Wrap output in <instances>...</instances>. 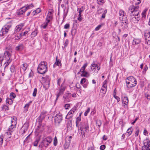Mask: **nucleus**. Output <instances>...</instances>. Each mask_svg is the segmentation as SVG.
Masks as SVG:
<instances>
[{
  "label": "nucleus",
  "instance_id": "1",
  "mask_svg": "<svg viewBox=\"0 0 150 150\" xmlns=\"http://www.w3.org/2000/svg\"><path fill=\"white\" fill-rule=\"evenodd\" d=\"M139 8V6H135L133 5L131 6L129 8V13L132 14L130 16V20L134 23H135L134 19H136L135 21L137 22L140 20Z\"/></svg>",
  "mask_w": 150,
  "mask_h": 150
},
{
  "label": "nucleus",
  "instance_id": "2",
  "mask_svg": "<svg viewBox=\"0 0 150 150\" xmlns=\"http://www.w3.org/2000/svg\"><path fill=\"white\" fill-rule=\"evenodd\" d=\"M80 127L78 129L79 134H81L83 138L85 136V133H88V132L89 126L87 122H82L80 123Z\"/></svg>",
  "mask_w": 150,
  "mask_h": 150
},
{
  "label": "nucleus",
  "instance_id": "3",
  "mask_svg": "<svg viewBox=\"0 0 150 150\" xmlns=\"http://www.w3.org/2000/svg\"><path fill=\"white\" fill-rule=\"evenodd\" d=\"M47 63L46 62H41L37 68L38 73L44 74L47 71Z\"/></svg>",
  "mask_w": 150,
  "mask_h": 150
},
{
  "label": "nucleus",
  "instance_id": "4",
  "mask_svg": "<svg viewBox=\"0 0 150 150\" xmlns=\"http://www.w3.org/2000/svg\"><path fill=\"white\" fill-rule=\"evenodd\" d=\"M127 80L129 81L127 82L126 81L127 87V88H130L135 86L137 84L136 79L133 76H130L127 77Z\"/></svg>",
  "mask_w": 150,
  "mask_h": 150
},
{
  "label": "nucleus",
  "instance_id": "5",
  "mask_svg": "<svg viewBox=\"0 0 150 150\" xmlns=\"http://www.w3.org/2000/svg\"><path fill=\"white\" fill-rule=\"evenodd\" d=\"M52 140V138L50 137H48L45 138L40 143L39 147H40L41 146L42 147L44 146L45 147H47L49 144L51 143Z\"/></svg>",
  "mask_w": 150,
  "mask_h": 150
},
{
  "label": "nucleus",
  "instance_id": "6",
  "mask_svg": "<svg viewBox=\"0 0 150 150\" xmlns=\"http://www.w3.org/2000/svg\"><path fill=\"white\" fill-rule=\"evenodd\" d=\"M33 5L31 4L30 5L26 6L25 7H23L19 9L17 12V14L19 15L23 14L28 9L30 8V7H33Z\"/></svg>",
  "mask_w": 150,
  "mask_h": 150
},
{
  "label": "nucleus",
  "instance_id": "7",
  "mask_svg": "<svg viewBox=\"0 0 150 150\" xmlns=\"http://www.w3.org/2000/svg\"><path fill=\"white\" fill-rule=\"evenodd\" d=\"M62 117L61 114L59 113L55 116L54 123L56 126H59L62 120Z\"/></svg>",
  "mask_w": 150,
  "mask_h": 150
},
{
  "label": "nucleus",
  "instance_id": "8",
  "mask_svg": "<svg viewBox=\"0 0 150 150\" xmlns=\"http://www.w3.org/2000/svg\"><path fill=\"white\" fill-rule=\"evenodd\" d=\"M10 25H6L2 28L1 30L0 35L1 36H4L8 33L9 28H11Z\"/></svg>",
  "mask_w": 150,
  "mask_h": 150
},
{
  "label": "nucleus",
  "instance_id": "9",
  "mask_svg": "<svg viewBox=\"0 0 150 150\" xmlns=\"http://www.w3.org/2000/svg\"><path fill=\"white\" fill-rule=\"evenodd\" d=\"M144 36L145 43L148 45H150V32L146 31L144 33Z\"/></svg>",
  "mask_w": 150,
  "mask_h": 150
},
{
  "label": "nucleus",
  "instance_id": "10",
  "mask_svg": "<svg viewBox=\"0 0 150 150\" xmlns=\"http://www.w3.org/2000/svg\"><path fill=\"white\" fill-rule=\"evenodd\" d=\"M63 84H61L60 87L59 88V91L57 95V98L55 101L57 100L59 96H62L65 90L66 87L63 86Z\"/></svg>",
  "mask_w": 150,
  "mask_h": 150
},
{
  "label": "nucleus",
  "instance_id": "11",
  "mask_svg": "<svg viewBox=\"0 0 150 150\" xmlns=\"http://www.w3.org/2000/svg\"><path fill=\"white\" fill-rule=\"evenodd\" d=\"M120 16L119 19L120 21H125L127 20V17L126 15H125V11L122 10H120L119 12Z\"/></svg>",
  "mask_w": 150,
  "mask_h": 150
},
{
  "label": "nucleus",
  "instance_id": "12",
  "mask_svg": "<svg viewBox=\"0 0 150 150\" xmlns=\"http://www.w3.org/2000/svg\"><path fill=\"white\" fill-rule=\"evenodd\" d=\"M144 145L142 146V150H150V141H146V142H144Z\"/></svg>",
  "mask_w": 150,
  "mask_h": 150
},
{
  "label": "nucleus",
  "instance_id": "13",
  "mask_svg": "<svg viewBox=\"0 0 150 150\" xmlns=\"http://www.w3.org/2000/svg\"><path fill=\"white\" fill-rule=\"evenodd\" d=\"M47 112L46 111H43L41 113L40 115L38 117L39 122H42V120L45 118Z\"/></svg>",
  "mask_w": 150,
  "mask_h": 150
},
{
  "label": "nucleus",
  "instance_id": "14",
  "mask_svg": "<svg viewBox=\"0 0 150 150\" xmlns=\"http://www.w3.org/2000/svg\"><path fill=\"white\" fill-rule=\"evenodd\" d=\"M75 110L76 109L75 108L71 109L66 115V118L68 119L71 118L73 116V114Z\"/></svg>",
  "mask_w": 150,
  "mask_h": 150
},
{
  "label": "nucleus",
  "instance_id": "15",
  "mask_svg": "<svg viewBox=\"0 0 150 150\" xmlns=\"http://www.w3.org/2000/svg\"><path fill=\"white\" fill-rule=\"evenodd\" d=\"M122 21V22L121 23L120 26L123 28H126L128 26V24L127 18L126 20Z\"/></svg>",
  "mask_w": 150,
  "mask_h": 150
},
{
  "label": "nucleus",
  "instance_id": "16",
  "mask_svg": "<svg viewBox=\"0 0 150 150\" xmlns=\"http://www.w3.org/2000/svg\"><path fill=\"white\" fill-rule=\"evenodd\" d=\"M3 56L4 59L6 60H11L10 59L11 55L9 52L8 51L5 52L4 53Z\"/></svg>",
  "mask_w": 150,
  "mask_h": 150
},
{
  "label": "nucleus",
  "instance_id": "17",
  "mask_svg": "<svg viewBox=\"0 0 150 150\" xmlns=\"http://www.w3.org/2000/svg\"><path fill=\"white\" fill-rule=\"evenodd\" d=\"M52 13L51 12L49 11L47 15L46 19L47 23H49L50 21L52 19Z\"/></svg>",
  "mask_w": 150,
  "mask_h": 150
},
{
  "label": "nucleus",
  "instance_id": "18",
  "mask_svg": "<svg viewBox=\"0 0 150 150\" xmlns=\"http://www.w3.org/2000/svg\"><path fill=\"white\" fill-rule=\"evenodd\" d=\"M71 96V94L69 93H67L65 94L63 97L65 101H69V98H70Z\"/></svg>",
  "mask_w": 150,
  "mask_h": 150
},
{
  "label": "nucleus",
  "instance_id": "19",
  "mask_svg": "<svg viewBox=\"0 0 150 150\" xmlns=\"http://www.w3.org/2000/svg\"><path fill=\"white\" fill-rule=\"evenodd\" d=\"M91 68L92 70L94 69H97L98 71H99L100 69V67L98 66L97 64H95L94 62L91 64Z\"/></svg>",
  "mask_w": 150,
  "mask_h": 150
},
{
  "label": "nucleus",
  "instance_id": "20",
  "mask_svg": "<svg viewBox=\"0 0 150 150\" xmlns=\"http://www.w3.org/2000/svg\"><path fill=\"white\" fill-rule=\"evenodd\" d=\"M24 47L23 45L22 44H20L16 47L15 50L17 51H21L23 49Z\"/></svg>",
  "mask_w": 150,
  "mask_h": 150
},
{
  "label": "nucleus",
  "instance_id": "21",
  "mask_svg": "<svg viewBox=\"0 0 150 150\" xmlns=\"http://www.w3.org/2000/svg\"><path fill=\"white\" fill-rule=\"evenodd\" d=\"M55 65H57L59 67H61L62 66L60 60L57 59V57L56 58V62L53 65V67L54 68L55 67Z\"/></svg>",
  "mask_w": 150,
  "mask_h": 150
},
{
  "label": "nucleus",
  "instance_id": "22",
  "mask_svg": "<svg viewBox=\"0 0 150 150\" xmlns=\"http://www.w3.org/2000/svg\"><path fill=\"white\" fill-rule=\"evenodd\" d=\"M141 42V40L139 39H134L132 42V44L135 45Z\"/></svg>",
  "mask_w": 150,
  "mask_h": 150
},
{
  "label": "nucleus",
  "instance_id": "23",
  "mask_svg": "<svg viewBox=\"0 0 150 150\" xmlns=\"http://www.w3.org/2000/svg\"><path fill=\"white\" fill-rule=\"evenodd\" d=\"M122 103L125 105H127L128 103V99L127 97H124L122 99Z\"/></svg>",
  "mask_w": 150,
  "mask_h": 150
},
{
  "label": "nucleus",
  "instance_id": "24",
  "mask_svg": "<svg viewBox=\"0 0 150 150\" xmlns=\"http://www.w3.org/2000/svg\"><path fill=\"white\" fill-rule=\"evenodd\" d=\"M28 126L29 125L28 123L26 122L25 123L21 128L22 130H23V129L24 130L27 131L28 129Z\"/></svg>",
  "mask_w": 150,
  "mask_h": 150
},
{
  "label": "nucleus",
  "instance_id": "25",
  "mask_svg": "<svg viewBox=\"0 0 150 150\" xmlns=\"http://www.w3.org/2000/svg\"><path fill=\"white\" fill-rule=\"evenodd\" d=\"M20 25H17L15 28V30L14 32V33L15 34L17 33L18 32H19L21 30L22 27H20Z\"/></svg>",
  "mask_w": 150,
  "mask_h": 150
},
{
  "label": "nucleus",
  "instance_id": "26",
  "mask_svg": "<svg viewBox=\"0 0 150 150\" xmlns=\"http://www.w3.org/2000/svg\"><path fill=\"white\" fill-rule=\"evenodd\" d=\"M69 142H66V143L64 144V149H68L70 143V140H69Z\"/></svg>",
  "mask_w": 150,
  "mask_h": 150
},
{
  "label": "nucleus",
  "instance_id": "27",
  "mask_svg": "<svg viewBox=\"0 0 150 150\" xmlns=\"http://www.w3.org/2000/svg\"><path fill=\"white\" fill-rule=\"evenodd\" d=\"M27 67V64L25 63L23 64L21 66V68L24 71H25L26 70Z\"/></svg>",
  "mask_w": 150,
  "mask_h": 150
},
{
  "label": "nucleus",
  "instance_id": "28",
  "mask_svg": "<svg viewBox=\"0 0 150 150\" xmlns=\"http://www.w3.org/2000/svg\"><path fill=\"white\" fill-rule=\"evenodd\" d=\"M81 76L87 77L89 76V74L87 72L85 71L84 72L82 73Z\"/></svg>",
  "mask_w": 150,
  "mask_h": 150
},
{
  "label": "nucleus",
  "instance_id": "29",
  "mask_svg": "<svg viewBox=\"0 0 150 150\" xmlns=\"http://www.w3.org/2000/svg\"><path fill=\"white\" fill-rule=\"evenodd\" d=\"M6 102L7 103H8V104L11 105L13 103V100L12 99L10 98H7L6 99Z\"/></svg>",
  "mask_w": 150,
  "mask_h": 150
},
{
  "label": "nucleus",
  "instance_id": "30",
  "mask_svg": "<svg viewBox=\"0 0 150 150\" xmlns=\"http://www.w3.org/2000/svg\"><path fill=\"white\" fill-rule=\"evenodd\" d=\"M40 140V138L37 139L33 143V146H37L38 144V143L39 142Z\"/></svg>",
  "mask_w": 150,
  "mask_h": 150
},
{
  "label": "nucleus",
  "instance_id": "31",
  "mask_svg": "<svg viewBox=\"0 0 150 150\" xmlns=\"http://www.w3.org/2000/svg\"><path fill=\"white\" fill-rule=\"evenodd\" d=\"M96 123L97 125L99 128L101 125L102 122L100 120H97L96 121Z\"/></svg>",
  "mask_w": 150,
  "mask_h": 150
},
{
  "label": "nucleus",
  "instance_id": "32",
  "mask_svg": "<svg viewBox=\"0 0 150 150\" xmlns=\"http://www.w3.org/2000/svg\"><path fill=\"white\" fill-rule=\"evenodd\" d=\"M32 102L31 101H30L27 104L25 105V106L24 107V108L25 109V112L28 111V109L29 107V106L30 105V104Z\"/></svg>",
  "mask_w": 150,
  "mask_h": 150
},
{
  "label": "nucleus",
  "instance_id": "33",
  "mask_svg": "<svg viewBox=\"0 0 150 150\" xmlns=\"http://www.w3.org/2000/svg\"><path fill=\"white\" fill-rule=\"evenodd\" d=\"M12 60H6V62L4 63V65H5V69L6 68V67H7L9 64L11 62Z\"/></svg>",
  "mask_w": 150,
  "mask_h": 150
},
{
  "label": "nucleus",
  "instance_id": "34",
  "mask_svg": "<svg viewBox=\"0 0 150 150\" xmlns=\"http://www.w3.org/2000/svg\"><path fill=\"white\" fill-rule=\"evenodd\" d=\"M11 132L10 131H9L8 132H7L5 133V136H6L8 138H11Z\"/></svg>",
  "mask_w": 150,
  "mask_h": 150
},
{
  "label": "nucleus",
  "instance_id": "35",
  "mask_svg": "<svg viewBox=\"0 0 150 150\" xmlns=\"http://www.w3.org/2000/svg\"><path fill=\"white\" fill-rule=\"evenodd\" d=\"M16 127L12 125H11L9 127L8 130L9 131H10L11 132H12L14 130L13 129L15 128Z\"/></svg>",
  "mask_w": 150,
  "mask_h": 150
},
{
  "label": "nucleus",
  "instance_id": "36",
  "mask_svg": "<svg viewBox=\"0 0 150 150\" xmlns=\"http://www.w3.org/2000/svg\"><path fill=\"white\" fill-rule=\"evenodd\" d=\"M10 99H13L16 97V95L14 93L11 92L10 94Z\"/></svg>",
  "mask_w": 150,
  "mask_h": 150
},
{
  "label": "nucleus",
  "instance_id": "37",
  "mask_svg": "<svg viewBox=\"0 0 150 150\" xmlns=\"http://www.w3.org/2000/svg\"><path fill=\"white\" fill-rule=\"evenodd\" d=\"M107 91V88H102L101 89L100 92L103 93L104 95L105 94Z\"/></svg>",
  "mask_w": 150,
  "mask_h": 150
},
{
  "label": "nucleus",
  "instance_id": "38",
  "mask_svg": "<svg viewBox=\"0 0 150 150\" xmlns=\"http://www.w3.org/2000/svg\"><path fill=\"white\" fill-rule=\"evenodd\" d=\"M2 109L4 111H6V110H8V105H3L2 107Z\"/></svg>",
  "mask_w": 150,
  "mask_h": 150
},
{
  "label": "nucleus",
  "instance_id": "39",
  "mask_svg": "<svg viewBox=\"0 0 150 150\" xmlns=\"http://www.w3.org/2000/svg\"><path fill=\"white\" fill-rule=\"evenodd\" d=\"M132 128L130 127L129 129H128L127 131V133H128L129 134V136L130 135H131L132 132Z\"/></svg>",
  "mask_w": 150,
  "mask_h": 150
},
{
  "label": "nucleus",
  "instance_id": "40",
  "mask_svg": "<svg viewBox=\"0 0 150 150\" xmlns=\"http://www.w3.org/2000/svg\"><path fill=\"white\" fill-rule=\"evenodd\" d=\"M5 59L3 55L0 54V63L1 64L3 61Z\"/></svg>",
  "mask_w": 150,
  "mask_h": 150
},
{
  "label": "nucleus",
  "instance_id": "41",
  "mask_svg": "<svg viewBox=\"0 0 150 150\" xmlns=\"http://www.w3.org/2000/svg\"><path fill=\"white\" fill-rule=\"evenodd\" d=\"M3 136L1 135L0 137V146L2 145L3 142Z\"/></svg>",
  "mask_w": 150,
  "mask_h": 150
},
{
  "label": "nucleus",
  "instance_id": "42",
  "mask_svg": "<svg viewBox=\"0 0 150 150\" xmlns=\"http://www.w3.org/2000/svg\"><path fill=\"white\" fill-rule=\"evenodd\" d=\"M11 125L13 126H14L16 127V124H17V121H13L11 120Z\"/></svg>",
  "mask_w": 150,
  "mask_h": 150
},
{
  "label": "nucleus",
  "instance_id": "43",
  "mask_svg": "<svg viewBox=\"0 0 150 150\" xmlns=\"http://www.w3.org/2000/svg\"><path fill=\"white\" fill-rule=\"evenodd\" d=\"M148 67L146 65L144 66L143 71V72L144 73L146 72V71L147 70Z\"/></svg>",
  "mask_w": 150,
  "mask_h": 150
},
{
  "label": "nucleus",
  "instance_id": "44",
  "mask_svg": "<svg viewBox=\"0 0 150 150\" xmlns=\"http://www.w3.org/2000/svg\"><path fill=\"white\" fill-rule=\"evenodd\" d=\"M22 36L21 34L19 33V35H17V36H15V39L16 40H19L20 39V37Z\"/></svg>",
  "mask_w": 150,
  "mask_h": 150
},
{
  "label": "nucleus",
  "instance_id": "45",
  "mask_svg": "<svg viewBox=\"0 0 150 150\" xmlns=\"http://www.w3.org/2000/svg\"><path fill=\"white\" fill-rule=\"evenodd\" d=\"M37 89L36 88H35L34 89L33 93V96H34L35 97L36 96V93H37Z\"/></svg>",
  "mask_w": 150,
  "mask_h": 150
},
{
  "label": "nucleus",
  "instance_id": "46",
  "mask_svg": "<svg viewBox=\"0 0 150 150\" xmlns=\"http://www.w3.org/2000/svg\"><path fill=\"white\" fill-rule=\"evenodd\" d=\"M136 131L135 133V135L136 137H137L139 133V129L137 127L136 128Z\"/></svg>",
  "mask_w": 150,
  "mask_h": 150
},
{
  "label": "nucleus",
  "instance_id": "47",
  "mask_svg": "<svg viewBox=\"0 0 150 150\" xmlns=\"http://www.w3.org/2000/svg\"><path fill=\"white\" fill-rule=\"evenodd\" d=\"M90 110V108H88L87 110L84 113V115L86 116L89 113Z\"/></svg>",
  "mask_w": 150,
  "mask_h": 150
},
{
  "label": "nucleus",
  "instance_id": "48",
  "mask_svg": "<svg viewBox=\"0 0 150 150\" xmlns=\"http://www.w3.org/2000/svg\"><path fill=\"white\" fill-rule=\"evenodd\" d=\"M70 27L69 24V23L66 24L64 26V28L65 29H67L69 28Z\"/></svg>",
  "mask_w": 150,
  "mask_h": 150
},
{
  "label": "nucleus",
  "instance_id": "49",
  "mask_svg": "<svg viewBox=\"0 0 150 150\" xmlns=\"http://www.w3.org/2000/svg\"><path fill=\"white\" fill-rule=\"evenodd\" d=\"M114 97L117 100V102H118L120 101V98H119L118 96H116L115 95H114Z\"/></svg>",
  "mask_w": 150,
  "mask_h": 150
},
{
  "label": "nucleus",
  "instance_id": "50",
  "mask_svg": "<svg viewBox=\"0 0 150 150\" xmlns=\"http://www.w3.org/2000/svg\"><path fill=\"white\" fill-rule=\"evenodd\" d=\"M102 27V25H98V26H97L95 29V30L96 31H98L99 30L100 28Z\"/></svg>",
  "mask_w": 150,
  "mask_h": 150
},
{
  "label": "nucleus",
  "instance_id": "51",
  "mask_svg": "<svg viewBox=\"0 0 150 150\" xmlns=\"http://www.w3.org/2000/svg\"><path fill=\"white\" fill-rule=\"evenodd\" d=\"M86 79L85 78H83L81 80V84H83L86 81Z\"/></svg>",
  "mask_w": 150,
  "mask_h": 150
},
{
  "label": "nucleus",
  "instance_id": "52",
  "mask_svg": "<svg viewBox=\"0 0 150 150\" xmlns=\"http://www.w3.org/2000/svg\"><path fill=\"white\" fill-rule=\"evenodd\" d=\"M41 11V9L40 8H38L37 10H35L34 12H35L37 13H38Z\"/></svg>",
  "mask_w": 150,
  "mask_h": 150
},
{
  "label": "nucleus",
  "instance_id": "53",
  "mask_svg": "<svg viewBox=\"0 0 150 150\" xmlns=\"http://www.w3.org/2000/svg\"><path fill=\"white\" fill-rule=\"evenodd\" d=\"M70 106V104H66L64 105V107L66 109H68Z\"/></svg>",
  "mask_w": 150,
  "mask_h": 150
},
{
  "label": "nucleus",
  "instance_id": "54",
  "mask_svg": "<svg viewBox=\"0 0 150 150\" xmlns=\"http://www.w3.org/2000/svg\"><path fill=\"white\" fill-rule=\"evenodd\" d=\"M37 31H34L32 33L31 35L33 37L36 36L37 34Z\"/></svg>",
  "mask_w": 150,
  "mask_h": 150
},
{
  "label": "nucleus",
  "instance_id": "55",
  "mask_svg": "<svg viewBox=\"0 0 150 150\" xmlns=\"http://www.w3.org/2000/svg\"><path fill=\"white\" fill-rule=\"evenodd\" d=\"M105 148V146L104 145H102L100 147V149L101 150H104Z\"/></svg>",
  "mask_w": 150,
  "mask_h": 150
},
{
  "label": "nucleus",
  "instance_id": "56",
  "mask_svg": "<svg viewBox=\"0 0 150 150\" xmlns=\"http://www.w3.org/2000/svg\"><path fill=\"white\" fill-rule=\"evenodd\" d=\"M48 23H47V22L44 23V25H43V26L42 27L44 29H45L46 28L47 26V25H48Z\"/></svg>",
  "mask_w": 150,
  "mask_h": 150
},
{
  "label": "nucleus",
  "instance_id": "57",
  "mask_svg": "<svg viewBox=\"0 0 150 150\" xmlns=\"http://www.w3.org/2000/svg\"><path fill=\"white\" fill-rule=\"evenodd\" d=\"M69 43V41L68 40H66L65 41V42L64 43V48L66 47L67 45H68Z\"/></svg>",
  "mask_w": 150,
  "mask_h": 150
},
{
  "label": "nucleus",
  "instance_id": "58",
  "mask_svg": "<svg viewBox=\"0 0 150 150\" xmlns=\"http://www.w3.org/2000/svg\"><path fill=\"white\" fill-rule=\"evenodd\" d=\"M57 140L56 138L55 137L54 142V146H56L57 145Z\"/></svg>",
  "mask_w": 150,
  "mask_h": 150
},
{
  "label": "nucleus",
  "instance_id": "59",
  "mask_svg": "<svg viewBox=\"0 0 150 150\" xmlns=\"http://www.w3.org/2000/svg\"><path fill=\"white\" fill-rule=\"evenodd\" d=\"M104 0H97V3L99 4H100L102 3H103Z\"/></svg>",
  "mask_w": 150,
  "mask_h": 150
},
{
  "label": "nucleus",
  "instance_id": "60",
  "mask_svg": "<svg viewBox=\"0 0 150 150\" xmlns=\"http://www.w3.org/2000/svg\"><path fill=\"white\" fill-rule=\"evenodd\" d=\"M81 117H79V116L76 119V122L79 123V122L81 121Z\"/></svg>",
  "mask_w": 150,
  "mask_h": 150
},
{
  "label": "nucleus",
  "instance_id": "61",
  "mask_svg": "<svg viewBox=\"0 0 150 150\" xmlns=\"http://www.w3.org/2000/svg\"><path fill=\"white\" fill-rule=\"evenodd\" d=\"M145 97L148 99H150V95L146 94L145 95Z\"/></svg>",
  "mask_w": 150,
  "mask_h": 150
},
{
  "label": "nucleus",
  "instance_id": "62",
  "mask_svg": "<svg viewBox=\"0 0 150 150\" xmlns=\"http://www.w3.org/2000/svg\"><path fill=\"white\" fill-rule=\"evenodd\" d=\"M87 65H88V64L87 63H86L84 64V65L83 66V67L81 68L83 69V70H84V69L85 70L87 66Z\"/></svg>",
  "mask_w": 150,
  "mask_h": 150
},
{
  "label": "nucleus",
  "instance_id": "63",
  "mask_svg": "<svg viewBox=\"0 0 150 150\" xmlns=\"http://www.w3.org/2000/svg\"><path fill=\"white\" fill-rule=\"evenodd\" d=\"M30 136V134L29 135L25 138V140L24 141V142H28V139L29 137V136Z\"/></svg>",
  "mask_w": 150,
  "mask_h": 150
},
{
  "label": "nucleus",
  "instance_id": "64",
  "mask_svg": "<svg viewBox=\"0 0 150 150\" xmlns=\"http://www.w3.org/2000/svg\"><path fill=\"white\" fill-rule=\"evenodd\" d=\"M10 70L11 72L13 73L14 72L15 69L13 67H11L10 68Z\"/></svg>",
  "mask_w": 150,
  "mask_h": 150
}]
</instances>
